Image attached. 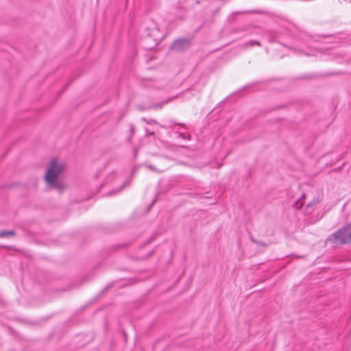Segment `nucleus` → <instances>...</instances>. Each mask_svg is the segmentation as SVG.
<instances>
[{
	"label": "nucleus",
	"mask_w": 351,
	"mask_h": 351,
	"mask_svg": "<svg viewBox=\"0 0 351 351\" xmlns=\"http://www.w3.org/2000/svg\"><path fill=\"white\" fill-rule=\"evenodd\" d=\"M64 169V165L63 162H58L56 159H53L49 162L45 175V180L49 186L53 187L58 191L64 189V184L57 181L58 177L63 172Z\"/></svg>",
	"instance_id": "obj_1"
},
{
	"label": "nucleus",
	"mask_w": 351,
	"mask_h": 351,
	"mask_svg": "<svg viewBox=\"0 0 351 351\" xmlns=\"http://www.w3.org/2000/svg\"><path fill=\"white\" fill-rule=\"evenodd\" d=\"M332 245H343L351 243V223H347L328 237Z\"/></svg>",
	"instance_id": "obj_2"
},
{
	"label": "nucleus",
	"mask_w": 351,
	"mask_h": 351,
	"mask_svg": "<svg viewBox=\"0 0 351 351\" xmlns=\"http://www.w3.org/2000/svg\"><path fill=\"white\" fill-rule=\"evenodd\" d=\"M190 41L188 39H178L171 45V49L177 51H181L189 47Z\"/></svg>",
	"instance_id": "obj_3"
},
{
	"label": "nucleus",
	"mask_w": 351,
	"mask_h": 351,
	"mask_svg": "<svg viewBox=\"0 0 351 351\" xmlns=\"http://www.w3.org/2000/svg\"><path fill=\"white\" fill-rule=\"evenodd\" d=\"M15 234V232L13 230H3L0 232V237H13Z\"/></svg>",
	"instance_id": "obj_4"
},
{
	"label": "nucleus",
	"mask_w": 351,
	"mask_h": 351,
	"mask_svg": "<svg viewBox=\"0 0 351 351\" xmlns=\"http://www.w3.org/2000/svg\"><path fill=\"white\" fill-rule=\"evenodd\" d=\"M130 184V182L129 181H126L125 182L120 188H119L118 189H116V190H113L112 191L110 192V193L111 194H117L118 193H119L125 186H128Z\"/></svg>",
	"instance_id": "obj_5"
},
{
	"label": "nucleus",
	"mask_w": 351,
	"mask_h": 351,
	"mask_svg": "<svg viewBox=\"0 0 351 351\" xmlns=\"http://www.w3.org/2000/svg\"><path fill=\"white\" fill-rule=\"evenodd\" d=\"M303 198H305V195L304 194H302V196H301V198L294 204L295 208H296L298 209H300L302 206V203H301V200Z\"/></svg>",
	"instance_id": "obj_6"
},
{
	"label": "nucleus",
	"mask_w": 351,
	"mask_h": 351,
	"mask_svg": "<svg viewBox=\"0 0 351 351\" xmlns=\"http://www.w3.org/2000/svg\"><path fill=\"white\" fill-rule=\"evenodd\" d=\"M172 99H169L168 100L164 101V102H161V103H158L156 105H154L153 106L154 108H161L162 107V106L165 104H167L169 101H170Z\"/></svg>",
	"instance_id": "obj_7"
},
{
	"label": "nucleus",
	"mask_w": 351,
	"mask_h": 351,
	"mask_svg": "<svg viewBox=\"0 0 351 351\" xmlns=\"http://www.w3.org/2000/svg\"><path fill=\"white\" fill-rule=\"evenodd\" d=\"M251 240H252V242H254V243H256L258 245H262V246H266L267 245L263 242L258 241V240H256L254 238H251Z\"/></svg>",
	"instance_id": "obj_8"
},
{
	"label": "nucleus",
	"mask_w": 351,
	"mask_h": 351,
	"mask_svg": "<svg viewBox=\"0 0 351 351\" xmlns=\"http://www.w3.org/2000/svg\"><path fill=\"white\" fill-rule=\"evenodd\" d=\"M142 121L146 122L148 124H155L156 123V121L154 119H147L146 118H142Z\"/></svg>",
	"instance_id": "obj_9"
},
{
	"label": "nucleus",
	"mask_w": 351,
	"mask_h": 351,
	"mask_svg": "<svg viewBox=\"0 0 351 351\" xmlns=\"http://www.w3.org/2000/svg\"><path fill=\"white\" fill-rule=\"evenodd\" d=\"M158 32V29L156 27H155L154 29H153V32L152 34L149 33L148 36H150V37L151 36H156V32Z\"/></svg>",
	"instance_id": "obj_10"
},
{
	"label": "nucleus",
	"mask_w": 351,
	"mask_h": 351,
	"mask_svg": "<svg viewBox=\"0 0 351 351\" xmlns=\"http://www.w3.org/2000/svg\"><path fill=\"white\" fill-rule=\"evenodd\" d=\"M147 167L152 171H158V170L156 169V168L153 166V165H147ZM158 172H161V171H158Z\"/></svg>",
	"instance_id": "obj_11"
},
{
	"label": "nucleus",
	"mask_w": 351,
	"mask_h": 351,
	"mask_svg": "<svg viewBox=\"0 0 351 351\" xmlns=\"http://www.w3.org/2000/svg\"><path fill=\"white\" fill-rule=\"evenodd\" d=\"M249 45H250V46H254V45H258V46H259V45H260V43H259V42H258V41H250V42L249 43Z\"/></svg>",
	"instance_id": "obj_12"
},
{
	"label": "nucleus",
	"mask_w": 351,
	"mask_h": 351,
	"mask_svg": "<svg viewBox=\"0 0 351 351\" xmlns=\"http://www.w3.org/2000/svg\"><path fill=\"white\" fill-rule=\"evenodd\" d=\"M147 134H148V135H150V136H151V135H154V132H147Z\"/></svg>",
	"instance_id": "obj_13"
},
{
	"label": "nucleus",
	"mask_w": 351,
	"mask_h": 351,
	"mask_svg": "<svg viewBox=\"0 0 351 351\" xmlns=\"http://www.w3.org/2000/svg\"><path fill=\"white\" fill-rule=\"evenodd\" d=\"M252 12H241V14H245V13H252Z\"/></svg>",
	"instance_id": "obj_14"
},
{
	"label": "nucleus",
	"mask_w": 351,
	"mask_h": 351,
	"mask_svg": "<svg viewBox=\"0 0 351 351\" xmlns=\"http://www.w3.org/2000/svg\"><path fill=\"white\" fill-rule=\"evenodd\" d=\"M311 206V204H308L307 205V207H310Z\"/></svg>",
	"instance_id": "obj_15"
}]
</instances>
